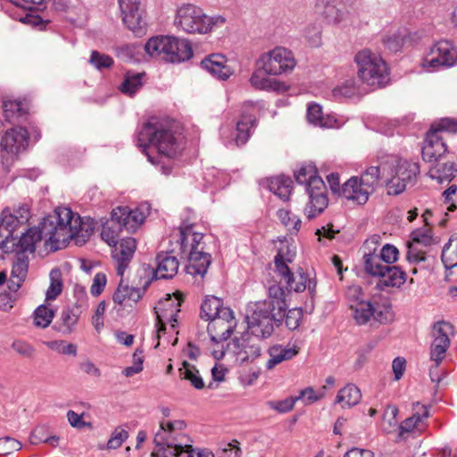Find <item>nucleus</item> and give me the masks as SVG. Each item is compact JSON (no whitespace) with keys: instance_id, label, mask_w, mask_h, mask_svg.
Returning <instances> with one entry per match:
<instances>
[{"instance_id":"1","label":"nucleus","mask_w":457,"mask_h":457,"mask_svg":"<svg viewBox=\"0 0 457 457\" xmlns=\"http://www.w3.org/2000/svg\"><path fill=\"white\" fill-rule=\"evenodd\" d=\"M268 299L248 305L245 321L247 328L258 336L270 337L274 332V326L280 327L288 305L284 288L274 284L269 287Z\"/></svg>"},{"instance_id":"2","label":"nucleus","mask_w":457,"mask_h":457,"mask_svg":"<svg viewBox=\"0 0 457 457\" xmlns=\"http://www.w3.org/2000/svg\"><path fill=\"white\" fill-rule=\"evenodd\" d=\"M399 257V250L391 244H386L379 253L370 252L363 255L364 271L378 278L376 288L385 291L387 287L400 288L407 279L406 272L397 265H392Z\"/></svg>"},{"instance_id":"3","label":"nucleus","mask_w":457,"mask_h":457,"mask_svg":"<svg viewBox=\"0 0 457 457\" xmlns=\"http://www.w3.org/2000/svg\"><path fill=\"white\" fill-rule=\"evenodd\" d=\"M137 145L153 164L158 163V161L150 155L147 150L148 147H154L159 155L168 158H174L183 149L179 139L156 118H151L143 124L137 133Z\"/></svg>"},{"instance_id":"4","label":"nucleus","mask_w":457,"mask_h":457,"mask_svg":"<svg viewBox=\"0 0 457 457\" xmlns=\"http://www.w3.org/2000/svg\"><path fill=\"white\" fill-rule=\"evenodd\" d=\"M317 173L315 165L312 163L303 165L295 171L296 182L305 185V190L309 195V203L304 209L309 220L322 213L328 204L326 185Z\"/></svg>"},{"instance_id":"5","label":"nucleus","mask_w":457,"mask_h":457,"mask_svg":"<svg viewBox=\"0 0 457 457\" xmlns=\"http://www.w3.org/2000/svg\"><path fill=\"white\" fill-rule=\"evenodd\" d=\"M145 219L139 209L131 210L128 206H118L111 212V219L103 224L101 237L109 245L116 246L120 234L126 230L134 232Z\"/></svg>"},{"instance_id":"6","label":"nucleus","mask_w":457,"mask_h":457,"mask_svg":"<svg viewBox=\"0 0 457 457\" xmlns=\"http://www.w3.org/2000/svg\"><path fill=\"white\" fill-rule=\"evenodd\" d=\"M144 48L150 56L171 63H179L193 56L189 41L171 36L153 37L145 43Z\"/></svg>"},{"instance_id":"7","label":"nucleus","mask_w":457,"mask_h":457,"mask_svg":"<svg viewBox=\"0 0 457 457\" xmlns=\"http://www.w3.org/2000/svg\"><path fill=\"white\" fill-rule=\"evenodd\" d=\"M439 133L457 134V120L444 118L438 123H433L427 132L424 145L421 148L422 159L426 162L436 163L444 158L449 150L445 137Z\"/></svg>"},{"instance_id":"8","label":"nucleus","mask_w":457,"mask_h":457,"mask_svg":"<svg viewBox=\"0 0 457 457\" xmlns=\"http://www.w3.org/2000/svg\"><path fill=\"white\" fill-rule=\"evenodd\" d=\"M74 212L69 207H58L53 214L44 217L37 227L40 239L46 238L50 242L53 251L60 249V244L66 242V231L71 229V220Z\"/></svg>"},{"instance_id":"9","label":"nucleus","mask_w":457,"mask_h":457,"mask_svg":"<svg viewBox=\"0 0 457 457\" xmlns=\"http://www.w3.org/2000/svg\"><path fill=\"white\" fill-rule=\"evenodd\" d=\"M175 23L187 33L204 34L212 30L213 27L224 24L225 18L207 16L201 8L187 4L178 10Z\"/></svg>"},{"instance_id":"10","label":"nucleus","mask_w":457,"mask_h":457,"mask_svg":"<svg viewBox=\"0 0 457 457\" xmlns=\"http://www.w3.org/2000/svg\"><path fill=\"white\" fill-rule=\"evenodd\" d=\"M386 163V187L387 194L390 195L402 194L409 184L414 183L420 173V166L417 162L392 157Z\"/></svg>"},{"instance_id":"11","label":"nucleus","mask_w":457,"mask_h":457,"mask_svg":"<svg viewBox=\"0 0 457 457\" xmlns=\"http://www.w3.org/2000/svg\"><path fill=\"white\" fill-rule=\"evenodd\" d=\"M354 62L360 79L372 87L385 85L388 80L387 67L384 60L369 49L355 54Z\"/></svg>"},{"instance_id":"12","label":"nucleus","mask_w":457,"mask_h":457,"mask_svg":"<svg viewBox=\"0 0 457 457\" xmlns=\"http://www.w3.org/2000/svg\"><path fill=\"white\" fill-rule=\"evenodd\" d=\"M457 61V50L448 40L436 42L423 58L422 66L428 71H436L453 66Z\"/></svg>"},{"instance_id":"13","label":"nucleus","mask_w":457,"mask_h":457,"mask_svg":"<svg viewBox=\"0 0 457 457\" xmlns=\"http://www.w3.org/2000/svg\"><path fill=\"white\" fill-rule=\"evenodd\" d=\"M258 65L265 74L280 75L291 71L295 66V61L291 51L277 47L262 55L258 61Z\"/></svg>"},{"instance_id":"14","label":"nucleus","mask_w":457,"mask_h":457,"mask_svg":"<svg viewBox=\"0 0 457 457\" xmlns=\"http://www.w3.org/2000/svg\"><path fill=\"white\" fill-rule=\"evenodd\" d=\"M118 3L125 26L137 36L145 34L146 21L141 0H118Z\"/></svg>"},{"instance_id":"15","label":"nucleus","mask_w":457,"mask_h":457,"mask_svg":"<svg viewBox=\"0 0 457 457\" xmlns=\"http://www.w3.org/2000/svg\"><path fill=\"white\" fill-rule=\"evenodd\" d=\"M453 326L449 322L438 321L433 326L434 341L431 345L430 358L435 361L436 368L441 363L445 356V353L450 346L449 331Z\"/></svg>"},{"instance_id":"16","label":"nucleus","mask_w":457,"mask_h":457,"mask_svg":"<svg viewBox=\"0 0 457 457\" xmlns=\"http://www.w3.org/2000/svg\"><path fill=\"white\" fill-rule=\"evenodd\" d=\"M154 441L155 450L152 457H185L186 442L179 441L178 436H166L165 432L158 431Z\"/></svg>"},{"instance_id":"17","label":"nucleus","mask_w":457,"mask_h":457,"mask_svg":"<svg viewBox=\"0 0 457 457\" xmlns=\"http://www.w3.org/2000/svg\"><path fill=\"white\" fill-rule=\"evenodd\" d=\"M96 222L90 217H80L74 213L71 220V229L66 231V241L74 239L77 245H85L95 232Z\"/></svg>"},{"instance_id":"18","label":"nucleus","mask_w":457,"mask_h":457,"mask_svg":"<svg viewBox=\"0 0 457 457\" xmlns=\"http://www.w3.org/2000/svg\"><path fill=\"white\" fill-rule=\"evenodd\" d=\"M29 144V134L25 128L18 127L7 129L2 137L0 145L3 151L17 154L26 149Z\"/></svg>"},{"instance_id":"19","label":"nucleus","mask_w":457,"mask_h":457,"mask_svg":"<svg viewBox=\"0 0 457 457\" xmlns=\"http://www.w3.org/2000/svg\"><path fill=\"white\" fill-rule=\"evenodd\" d=\"M316 12L328 24H338L346 14L343 0H317Z\"/></svg>"},{"instance_id":"20","label":"nucleus","mask_w":457,"mask_h":457,"mask_svg":"<svg viewBox=\"0 0 457 457\" xmlns=\"http://www.w3.org/2000/svg\"><path fill=\"white\" fill-rule=\"evenodd\" d=\"M137 249L136 239L133 237H124L120 239L119 246H115L112 252V258L117 262V274L121 278L129 267Z\"/></svg>"},{"instance_id":"21","label":"nucleus","mask_w":457,"mask_h":457,"mask_svg":"<svg viewBox=\"0 0 457 457\" xmlns=\"http://www.w3.org/2000/svg\"><path fill=\"white\" fill-rule=\"evenodd\" d=\"M201 66L212 77L220 80H227L232 74L231 69L227 65V58L221 54H211L202 62Z\"/></svg>"},{"instance_id":"22","label":"nucleus","mask_w":457,"mask_h":457,"mask_svg":"<svg viewBox=\"0 0 457 457\" xmlns=\"http://www.w3.org/2000/svg\"><path fill=\"white\" fill-rule=\"evenodd\" d=\"M22 225L17 215L10 213L8 211L4 210L0 220V237H4L0 241V248L4 253H9V243L18 237L14 236L17 228Z\"/></svg>"},{"instance_id":"23","label":"nucleus","mask_w":457,"mask_h":457,"mask_svg":"<svg viewBox=\"0 0 457 457\" xmlns=\"http://www.w3.org/2000/svg\"><path fill=\"white\" fill-rule=\"evenodd\" d=\"M187 256L188 263L186 266V272L195 276L204 277L212 263V255L203 251L189 250L188 253H183Z\"/></svg>"},{"instance_id":"24","label":"nucleus","mask_w":457,"mask_h":457,"mask_svg":"<svg viewBox=\"0 0 457 457\" xmlns=\"http://www.w3.org/2000/svg\"><path fill=\"white\" fill-rule=\"evenodd\" d=\"M181 299L179 297V294L177 295L176 298H172L170 295L165 300L164 303H159L160 305H164L167 308L170 309V313H168V309L163 310L165 313L159 314L158 311H155L156 313V332L158 334V337H160L159 334L162 332H165L166 325L163 321V319H168L170 322H171V327H175L177 322V313L180 311L179 306L181 305ZM157 310V308H155Z\"/></svg>"},{"instance_id":"25","label":"nucleus","mask_w":457,"mask_h":457,"mask_svg":"<svg viewBox=\"0 0 457 457\" xmlns=\"http://www.w3.org/2000/svg\"><path fill=\"white\" fill-rule=\"evenodd\" d=\"M2 108L6 121L10 123L21 122L26 119L29 112V103L26 99L4 98Z\"/></svg>"},{"instance_id":"26","label":"nucleus","mask_w":457,"mask_h":457,"mask_svg":"<svg viewBox=\"0 0 457 457\" xmlns=\"http://www.w3.org/2000/svg\"><path fill=\"white\" fill-rule=\"evenodd\" d=\"M156 269L154 276L156 279H168L173 278L179 270V261L175 256L168 253H159L156 256Z\"/></svg>"},{"instance_id":"27","label":"nucleus","mask_w":457,"mask_h":457,"mask_svg":"<svg viewBox=\"0 0 457 457\" xmlns=\"http://www.w3.org/2000/svg\"><path fill=\"white\" fill-rule=\"evenodd\" d=\"M387 163L383 162L379 166L369 167L359 179L360 184L369 195L375 191L381 178H386Z\"/></svg>"},{"instance_id":"28","label":"nucleus","mask_w":457,"mask_h":457,"mask_svg":"<svg viewBox=\"0 0 457 457\" xmlns=\"http://www.w3.org/2000/svg\"><path fill=\"white\" fill-rule=\"evenodd\" d=\"M40 240V234L37 232V227L29 228L25 232L21 233L17 242H13L9 246V253L21 252L27 253L29 252L34 253L36 244Z\"/></svg>"},{"instance_id":"29","label":"nucleus","mask_w":457,"mask_h":457,"mask_svg":"<svg viewBox=\"0 0 457 457\" xmlns=\"http://www.w3.org/2000/svg\"><path fill=\"white\" fill-rule=\"evenodd\" d=\"M414 406L415 413L404 420L398 426L399 433L397 440L404 439L405 434L412 432L418 427L419 423L422 422L424 419H427L429 416L427 406L420 405V403H416Z\"/></svg>"},{"instance_id":"30","label":"nucleus","mask_w":457,"mask_h":457,"mask_svg":"<svg viewBox=\"0 0 457 457\" xmlns=\"http://www.w3.org/2000/svg\"><path fill=\"white\" fill-rule=\"evenodd\" d=\"M149 284L150 281L147 280L144 287L139 288L137 287L123 285V280L121 279L112 295V300L117 304H122L125 300H130L134 303H137L142 298Z\"/></svg>"},{"instance_id":"31","label":"nucleus","mask_w":457,"mask_h":457,"mask_svg":"<svg viewBox=\"0 0 457 457\" xmlns=\"http://www.w3.org/2000/svg\"><path fill=\"white\" fill-rule=\"evenodd\" d=\"M257 120L253 114L243 112L239 120L237 122L235 143L237 146L244 145L251 136V130L256 126Z\"/></svg>"},{"instance_id":"32","label":"nucleus","mask_w":457,"mask_h":457,"mask_svg":"<svg viewBox=\"0 0 457 457\" xmlns=\"http://www.w3.org/2000/svg\"><path fill=\"white\" fill-rule=\"evenodd\" d=\"M342 196L348 200L356 202L358 204L367 203L370 195L360 184L357 177H352L342 186Z\"/></svg>"},{"instance_id":"33","label":"nucleus","mask_w":457,"mask_h":457,"mask_svg":"<svg viewBox=\"0 0 457 457\" xmlns=\"http://www.w3.org/2000/svg\"><path fill=\"white\" fill-rule=\"evenodd\" d=\"M79 314V306L64 308L60 319L55 321L54 328L63 335L71 334L78 323Z\"/></svg>"},{"instance_id":"34","label":"nucleus","mask_w":457,"mask_h":457,"mask_svg":"<svg viewBox=\"0 0 457 457\" xmlns=\"http://www.w3.org/2000/svg\"><path fill=\"white\" fill-rule=\"evenodd\" d=\"M249 333L243 335L241 342V351L245 354L243 361H253L261 355V341L267 337H261L253 333L252 329Z\"/></svg>"},{"instance_id":"35","label":"nucleus","mask_w":457,"mask_h":457,"mask_svg":"<svg viewBox=\"0 0 457 457\" xmlns=\"http://www.w3.org/2000/svg\"><path fill=\"white\" fill-rule=\"evenodd\" d=\"M263 70L259 66V69L253 73L250 78L252 86L257 89H263L267 91L285 92L287 87L277 80L276 79H270L264 76Z\"/></svg>"},{"instance_id":"36","label":"nucleus","mask_w":457,"mask_h":457,"mask_svg":"<svg viewBox=\"0 0 457 457\" xmlns=\"http://www.w3.org/2000/svg\"><path fill=\"white\" fill-rule=\"evenodd\" d=\"M263 70L259 66V69L253 73L250 78L252 86L257 89H263L267 91L285 92L287 87L277 80L276 79H270L264 76Z\"/></svg>"},{"instance_id":"37","label":"nucleus","mask_w":457,"mask_h":457,"mask_svg":"<svg viewBox=\"0 0 457 457\" xmlns=\"http://www.w3.org/2000/svg\"><path fill=\"white\" fill-rule=\"evenodd\" d=\"M179 243L181 253L189 250L199 251V245L204 237L202 233L193 231V225H185L179 228Z\"/></svg>"},{"instance_id":"38","label":"nucleus","mask_w":457,"mask_h":457,"mask_svg":"<svg viewBox=\"0 0 457 457\" xmlns=\"http://www.w3.org/2000/svg\"><path fill=\"white\" fill-rule=\"evenodd\" d=\"M298 353L299 348L296 346L285 347L282 345H274L269 348L270 359L266 363V368L271 370L282 361L291 360Z\"/></svg>"},{"instance_id":"39","label":"nucleus","mask_w":457,"mask_h":457,"mask_svg":"<svg viewBox=\"0 0 457 457\" xmlns=\"http://www.w3.org/2000/svg\"><path fill=\"white\" fill-rule=\"evenodd\" d=\"M293 181L289 177L281 175L271 178L269 180L268 187L270 192L278 195L280 199L287 201L292 192Z\"/></svg>"},{"instance_id":"40","label":"nucleus","mask_w":457,"mask_h":457,"mask_svg":"<svg viewBox=\"0 0 457 457\" xmlns=\"http://www.w3.org/2000/svg\"><path fill=\"white\" fill-rule=\"evenodd\" d=\"M144 75L145 72L127 71L119 87L120 92L129 96H134L143 86L142 77Z\"/></svg>"},{"instance_id":"41","label":"nucleus","mask_w":457,"mask_h":457,"mask_svg":"<svg viewBox=\"0 0 457 457\" xmlns=\"http://www.w3.org/2000/svg\"><path fill=\"white\" fill-rule=\"evenodd\" d=\"M456 171L457 167L454 162L439 163L437 162L433 163V166L430 167L428 175L430 178L437 179L439 182H443L444 180L451 181Z\"/></svg>"},{"instance_id":"42","label":"nucleus","mask_w":457,"mask_h":457,"mask_svg":"<svg viewBox=\"0 0 457 457\" xmlns=\"http://www.w3.org/2000/svg\"><path fill=\"white\" fill-rule=\"evenodd\" d=\"M441 261L446 270L457 266V234L453 235L447 243L445 244Z\"/></svg>"},{"instance_id":"43","label":"nucleus","mask_w":457,"mask_h":457,"mask_svg":"<svg viewBox=\"0 0 457 457\" xmlns=\"http://www.w3.org/2000/svg\"><path fill=\"white\" fill-rule=\"evenodd\" d=\"M361 398L360 389L353 384H348L337 393V402L342 403L343 407H352L356 405Z\"/></svg>"},{"instance_id":"44","label":"nucleus","mask_w":457,"mask_h":457,"mask_svg":"<svg viewBox=\"0 0 457 457\" xmlns=\"http://www.w3.org/2000/svg\"><path fill=\"white\" fill-rule=\"evenodd\" d=\"M179 376L181 378L188 380L192 386L195 389H203L204 387V382L196 367L187 361L182 362V366L179 369Z\"/></svg>"},{"instance_id":"45","label":"nucleus","mask_w":457,"mask_h":457,"mask_svg":"<svg viewBox=\"0 0 457 457\" xmlns=\"http://www.w3.org/2000/svg\"><path fill=\"white\" fill-rule=\"evenodd\" d=\"M222 307V301L213 295H208L201 304L200 317L212 323V320L219 314V309Z\"/></svg>"},{"instance_id":"46","label":"nucleus","mask_w":457,"mask_h":457,"mask_svg":"<svg viewBox=\"0 0 457 457\" xmlns=\"http://www.w3.org/2000/svg\"><path fill=\"white\" fill-rule=\"evenodd\" d=\"M29 441L32 445L46 443L55 447L58 444L59 436L50 435L48 428L45 425H40L33 429Z\"/></svg>"},{"instance_id":"47","label":"nucleus","mask_w":457,"mask_h":457,"mask_svg":"<svg viewBox=\"0 0 457 457\" xmlns=\"http://www.w3.org/2000/svg\"><path fill=\"white\" fill-rule=\"evenodd\" d=\"M50 285L46 293V300H54L62 291V272L58 268H54L50 271Z\"/></svg>"},{"instance_id":"48","label":"nucleus","mask_w":457,"mask_h":457,"mask_svg":"<svg viewBox=\"0 0 457 457\" xmlns=\"http://www.w3.org/2000/svg\"><path fill=\"white\" fill-rule=\"evenodd\" d=\"M187 427V424L182 420H177L173 421H160V429L159 431H163L166 434V436H178L179 441H183L186 437L185 435L180 433V431L184 430Z\"/></svg>"},{"instance_id":"49","label":"nucleus","mask_w":457,"mask_h":457,"mask_svg":"<svg viewBox=\"0 0 457 457\" xmlns=\"http://www.w3.org/2000/svg\"><path fill=\"white\" fill-rule=\"evenodd\" d=\"M15 253L11 275L12 278L25 279L29 268V257L25 253L15 252Z\"/></svg>"},{"instance_id":"50","label":"nucleus","mask_w":457,"mask_h":457,"mask_svg":"<svg viewBox=\"0 0 457 457\" xmlns=\"http://www.w3.org/2000/svg\"><path fill=\"white\" fill-rule=\"evenodd\" d=\"M234 313L233 311L228 307H220L219 309V314L215 317L212 323L208 324L207 331L216 330V327H223L226 324L234 323Z\"/></svg>"},{"instance_id":"51","label":"nucleus","mask_w":457,"mask_h":457,"mask_svg":"<svg viewBox=\"0 0 457 457\" xmlns=\"http://www.w3.org/2000/svg\"><path fill=\"white\" fill-rule=\"evenodd\" d=\"M54 311L46 305H39L34 312V324L38 328H45L49 326L54 318Z\"/></svg>"},{"instance_id":"52","label":"nucleus","mask_w":457,"mask_h":457,"mask_svg":"<svg viewBox=\"0 0 457 457\" xmlns=\"http://www.w3.org/2000/svg\"><path fill=\"white\" fill-rule=\"evenodd\" d=\"M88 62L97 71H102L113 66V59L105 54L93 50L90 54Z\"/></svg>"},{"instance_id":"53","label":"nucleus","mask_w":457,"mask_h":457,"mask_svg":"<svg viewBox=\"0 0 457 457\" xmlns=\"http://www.w3.org/2000/svg\"><path fill=\"white\" fill-rule=\"evenodd\" d=\"M374 314L370 302H360L354 309V319L360 325L367 323Z\"/></svg>"},{"instance_id":"54","label":"nucleus","mask_w":457,"mask_h":457,"mask_svg":"<svg viewBox=\"0 0 457 457\" xmlns=\"http://www.w3.org/2000/svg\"><path fill=\"white\" fill-rule=\"evenodd\" d=\"M274 263L276 267V270L278 274L284 278L287 286H291V283L295 281V277L289 267L287 266L286 260L279 251L274 259Z\"/></svg>"},{"instance_id":"55","label":"nucleus","mask_w":457,"mask_h":457,"mask_svg":"<svg viewBox=\"0 0 457 457\" xmlns=\"http://www.w3.org/2000/svg\"><path fill=\"white\" fill-rule=\"evenodd\" d=\"M358 92L355 79H349L333 89L335 97H351Z\"/></svg>"},{"instance_id":"56","label":"nucleus","mask_w":457,"mask_h":457,"mask_svg":"<svg viewBox=\"0 0 457 457\" xmlns=\"http://www.w3.org/2000/svg\"><path fill=\"white\" fill-rule=\"evenodd\" d=\"M399 410L395 405H388L383 416L384 431L390 433L392 429L398 427V420L396 419Z\"/></svg>"},{"instance_id":"57","label":"nucleus","mask_w":457,"mask_h":457,"mask_svg":"<svg viewBox=\"0 0 457 457\" xmlns=\"http://www.w3.org/2000/svg\"><path fill=\"white\" fill-rule=\"evenodd\" d=\"M373 319L381 324L389 323L394 320V312L391 304L373 306Z\"/></svg>"},{"instance_id":"58","label":"nucleus","mask_w":457,"mask_h":457,"mask_svg":"<svg viewBox=\"0 0 457 457\" xmlns=\"http://www.w3.org/2000/svg\"><path fill=\"white\" fill-rule=\"evenodd\" d=\"M320 27L315 23L307 25L303 29V37L311 46H319L320 45Z\"/></svg>"},{"instance_id":"59","label":"nucleus","mask_w":457,"mask_h":457,"mask_svg":"<svg viewBox=\"0 0 457 457\" xmlns=\"http://www.w3.org/2000/svg\"><path fill=\"white\" fill-rule=\"evenodd\" d=\"M303 319V311L302 308H294L285 312L284 320L286 326L290 330L296 329L301 323Z\"/></svg>"},{"instance_id":"60","label":"nucleus","mask_w":457,"mask_h":457,"mask_svg":"<svg viewBox=\"0 0 457 457\" xmlns=\"http://www.w3.org/2000/svg\"><path fill=\"white\" fill-rule=\"evenodd\" d=\"M411 240L414 243L428 246L433 243V234L430 228H417L411 233Z\"/></svg>"},{"instance_id":"61","label":"nucleus","mask_w":457,"mask_h":457,"mask_svg":"<svg viewBox=\"0 0 457 457\" xmlns=\"http://www.w3.org/2000/svg\"><path fill=\"white\" fill-rule=\"evenodd\" d=\"M383 44L388 51L397 53L402 49L404 44V37L400 33H394L391 36L386 37L383 39Z\"/></svg>"},{"instance_id":"62","label":"nucleus","mask_w":457,"mask_h":457,"mask_svg":"<svg viewBox=\"0 0 457 457\" xmlns=\"http://www.w3.org/2000/svg\"><path fill=\"white\" fill-rule=\"evenodd\" d=\"M12 348L21 356L32 359L35 356L36 349L28 342L23 340H14Z\"/></svg>"},{"instance_id":"63","label":"nucleus","mask_w":457,"mask_h":457,"mask_svg":"<svg viewBox=\"0 0 457 457\" xmlns=\"http://www.w3.org/2000/svg\"><path fill=\"white\" fill-rule=\"evenodd\" d=\"M21 448V444L10 436L0 438V455H8Z\"/></svg>"},{"instance_id":"64","label":"nucleus","mask_w":457,"mask_h":457,"mask_svg":"<svg viewBox=\"0 0 457 457\" xmlns=\"http://www.w3.org/2000/svg\"><path fill=\"white\" fill-rule=\"evenodd\" d=\"M129 437V433L127 430L121 428H116L112 432L110 439L107 442V448L109 449H117L119 448L122 443Z\"/></svg>"}]
</instances>
